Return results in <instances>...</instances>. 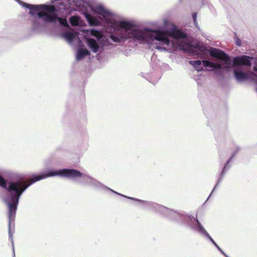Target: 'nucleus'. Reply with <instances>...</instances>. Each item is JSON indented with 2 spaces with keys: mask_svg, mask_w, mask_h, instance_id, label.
I'll return each instance as SVG.
<instances>
[{
  "mask_svg": "<svg viewBox=\"0 0 257 257\" xmlns=\"http://www.w3.org/2000/svg\"><path fill=\"white\" fill-rule=\"evenodd\" d=\"M54 176H59L70 179L79 183L87 185L89 187H91L95 189L109 190L117 195L139 202L141 205L145 207L147 209L157 213L158 210H159L175 213L174 212L170 211L168 208L156 203L127 197L117 193L104 186L88 174L81 173L79 171L75 169H64L58 170H50L47 172V173H42L39 175H34L27 182L24 181H17L12 182L14 183H18L19 188L23 192H24L33 183L40 180L45 179L47 178Z\"/></svg>",
  "mask_w": 257,
  "mask_h": 257,
  "instance_id": "1",
  "label": "nucleus"
},
{
  "mask_svg": "<svg viewBox=\"0 0 257 257\" xmlns=\"http://www.w3.org/2000/svg\"><path fill=\"white\" fill-rule=\"evenodd\" d=\"M168 35L166 31L151 29L145 44L161 51L173 52L179 50L192 55L205 53L207 51L206 46L202 43L192 45L188 43L186 35L179 30L172 29L170 32L169 35L172 37L173 40H170Z\"/></svg>",
  "mask_w": 257,
  "mask_h": 257,
  "instance_id": "2",
  "label": "nucleus"
},
{
  "mask_svg": "<svg viewBox=\"0 0 257 257\" xmlns=\"http://www.w3.org/2000/svg\"><path fill=\"white\" fill-rule=\"evenodd\" d=\"M94 12L102 16L106 23L114 30L115 34H110L109 37L114 43L124 44L126 41L135 42L140 44H146L151 28H140L132 22L126 20L116 21L115 16L110 10L106 9L102 5H98Z\"/></svg>",
  "mask_w": 257,
  "mask_h": 257,
  "instance_id": "3",
  "label": "nucleus"
},
{
  "mask_svg": "<svg viewBox=\"0 0 257 257\" xmlns=\"http://www.w3.org/2000/svg\"><path fill=\"white\" fill-rule=\"evenodd\" d=\"M8 191L9 194L4 198V201L8 207L9 216V235L12 243L13 248V257L15 256L14 246L13 233L14 231L12 229V222L14 220L16 212L18 205L19 199L23 192L19 188L18 183L10 182L9 184Z\"/></svg>",
  "mask_w": 257,
  "mask_h": 257,
  "instance_id": "4",
  "label": "nucleus"
},
{
  "mask_svg": "<svg viewBox=\"0 0 257 257\" xmlns=\"http://www.w3.org/2000/svg\"><path fill=\"white\" fill-rule=\"evenodd\" d=\"M168 209L175 213L159 210H158L157 213L177 221H178L180 218L184 219L186 222L188 223V226H190L192 229L199 233L203 237L209 239L219 251L221 250V249L210 236L207 231L199 221L197 218H195L192 215H181L175 211L169 208Z\"/></svg>",
  "mask_w": 257,
  "mask_h": 257,
  "instance_id": "5",
  "label": "nucleus"
},
{
  "mask_svg": "<svg viewBox=\"0 0 257 257\" xmlns=\"http://www.w3.org/2000/svg\"><path fill=\"white\" fill-rule=\"evenodd\" d=\"M168 209L175 213L159 210H158L157 213L177 221H178L180 218L184 219L186 222L188 223V226H190L192 229L199 233L203 237L209 239L219 251L221 250V249L210 236L207 231L199 221L197 218H195L192 215H181L175 211L169 208Z\"/></svg>",
  "mask_w": 257,
  "mask_h": 257,
  "instance_id": "6",
  "label": "nucleus"
},
{
  "mask_svg": "<svg viewBox=\"0 0 257 257\" xmlns=\"http://www.w3.org/2000/svg\"><path fill=\"white\" fill-rule=\"evenodd\" d=\"M168 209L175 213L159 210H158L157 213L177 221H178L180 218L184 219L186 222L188 223V226H190L192 229L199 233L203 237L209 239L219 251L221 250V249L210 236L207 231L199 221L197 218H195L192 215H181L175 211L169 208Z\"/></svg>",
  "mask_w": 257,
  "mask_h": 257,
  "instance_id": "7",
  "label": "nucleus"
},
{
  "mask_svg": "<svg viewBox=\"0 0 257 257\" xmlns=\"http://www.w3.org/2000/svg\"><path fill=\"white\" fill-rule=\"evenodd\" d=\"M56 1L58 2L57 4L59 5L58 8L53 5H46V7H47L46 9L44 10L42 13L44 16L41 17L40 21L41 23L39 27V30L37 31H39L45 24L48 23H55L56 21H58L62 26L69 27L66 19L59 18L57 12L59 10L70 9L72 11L71 9L70 8L64 9V6L61 4V2H63V0Z\"/></svg>",
  "mask_w": 257,
  "mask_h": 257,
  "instance_id": "8",
  "label": "nucleus"
},
{
  "mask_svg": "<svg viewBox=\"0 0 257 257\" xmlns=\"http://www.w3.org/2000/svg\"><path fill=\"white\" fill-rule=\"evenodd\" d=\"M61 4L64 9L70 8L71 10L81 11L90 26H97L99 25L98 20L93 18L87 13L91 8L89 4L85 0H63Z\"/></svg>",
  "mask_w": 257,
  "mask_h": 257,
  "instance_id": "9",
  "label": "nucleus"
},
{
  "mask_svg": "<svg viewBox=\"0 0 257 257\" xmlns=\"http://www.w3.org/2000/svg\"><path fill=\"white\" fill-rule=\"evenodd\" d=\"M86 35L87 36H92L96 38V40L91 38L86 39L87 44L93 53L97 52L99 49L101 51L104 49V47L112 45L109 40L110 38L103 36L100 31L94 29L87 30L86 31Z\"/></svg>",
  "mask_w": 257,
  "mask_h": 257,
  "instance_id": "10",
  "label": "nucleus"
},
{
  "mask_svg": "<svg viewBox=\"0 0 257 257\" xmlns=\"http://www.w3.org/2000/svg\"><path fill=\"white\" fill-rule=\"evenodd\" d=\"M22 7L30 9L29 15L32 17V30L33 31H37L41 24V17L44 16L42 13L44 9L47 7L46 5H30L25 3L20 0H16Z\"/></svg>",
  "mask_w": 257,
  "mask_h": 257,
  "instance_id": "11",
  "label": "nucleus"
},
{
  "mask_svg": "<svg viewBox=\"0 0 257 257\" xmlns=\"http://www.w3.org/2000/svg\"><path fill=\"white\" fill-rule=\"evenodd\" d=\"M22 7L30 9L29 15L32 17V30L33 31H37L41 24V17L44 16L42 13L44 9L47 7L46 5H30L25 3L20 0H16Z\"/></svg>",
  "mask_w": 257,
  "mask_h": 257,
  "instance_id": "12",
  "label": "nucleus"
},
{
  "mask_svg": "<svg viewBox=\"0 0 257 257\" xmlns=\"http://www.w3.org/2000/svg\"><path fill=\"white\" fill-rule=\"evenodd\" d=\"M210 55L213 58H216L223 62L225 64L224 68L228 70L232 66V61L229 56L223 51L215 48H210L208 50Z\"/></svg>",
  "mask_w": 257,
  "mask_h": 257,
  "instance_id": "13",
  "label": "nucleus"
},
{
  "mask_svg": "<svg viewBox=\"0 0 257 257\" xmlns=\"http://www.w3.org/2000/svg\"><path fill=\"white\" fill-rule=\"evenodd\" d=\"M250 57L247 56H237L233 58V65H245L249 66L251 65Z\"/></svg>",
  "mask_w": 257,
  "mask_h": 257,
  "instance_id": "14",
  "label": "nucleus"
},
{
  "mask_svg": "<svg viewBox=\"0 0 257 257\" xmlns=\"http://www.w3.org/2000/svg\"><path fill=\"white\" fill-rule=\"evenodd\" d=\"M234 77L238 82H241L247 79L248 76L246 73L234 69L233 71Z\"/></svg>",
  "mask_w": 257,
  "mask_h": 257,
  "instance_id": "15",
  "label": "nucleus"
},
{
  "mask_svg": "<svg viewBox=\"0 0 257 257\" xmlns=\"http://www.w3.org/2000/svg\"><path fill=\"white\" fill-rule=\"evenodd\" d=\"M62 36L69 44H71L78 36L77 33L71 32H66L63 34Z\"/></svg>",
  "mask_w": 257,
  "mask_h": 257,
  "instance_id": "16",
  "label": "nucleus"
},
{
  "mask_svg": "<svg viewBox=\"0 0 257 257\" xmlns=\"http://www.w3.org/2000/svg\"><path fill=\"white\" fill-rule=\"evenodd\" d=\"M235 154V153H234L231 157H230V158L229 159V160L227 161V163L225 165L223 169V170L221 173V176L220 177V178L218 179V181H217V183L216 184V185H215V187L214 188V189H213L212 191L213 192L215 189V188L217 187V185H219V184L221 182V180H222V178L224 176V172L226 171V170L227 169H228L229 168V167H228V164H229V163L231 161V159L233 158V157L234 156ZM212 193V192H211ZM212 193L210 194V196L211 195Z\"/></svg>",
  "mask_w": 257,
  "mask_h": 257,
  "instance_id": "17",
  "label": "nucleus"
},
{
  "mask_svg": "<svg viewBox=\"0 0 257 257\" xmlns=\"http://www.w3.org/2000/svg\"><path fill=\"white\" fill-rule=\"evenodd\" d=\"M89 54V51L86 49H80L78 50L76 57L78 61L81 60L87 55Z\"/></svg>",
  "mask_w": 257,
  "mask_h": 257,
  "instance_id": "18",
  "label": "nucleus"
},
{
  "mask_svg": "<svg viewBox=\"0 0 257 257\" xmlns=\"http://www.w3.org/2000/svg\"><path fill=\"white\" fill-rule=\"evenodd\" d=\"M189 62L195 68L197 71L202 70V68L201 67L202 62L200 60L189 61Z\"/></svg>",
  "mask_w": 257,
  "mask_h": 257,
  "instance_id": "19",
  "label": "nucleus"
},
{
  "mask_svg": "<svg viewBox=\"0 0 257 257\" xmlns=\"http://www.w3.org/2000/svg\"><path fill=\"white\" fill-rule=\"evenodd\" d=\"M69 21L72 26H78L80 21V18L78 16H72L70 18Z\"/></svg>",
  "mask_w": 257,
  "mask_h": 257,
  "instance_id": "20",
  "label": "nucleus"
},
{
  "mask_svg": "<svg viewBox=\"0 0 257 257\" xmlns=\"http://www.w3.org/2000/svg\"><path fill=\"white\" fill-rule=\"evenodd\" d=\"M202 65L204 67L207 68V70L211 71V66L212 62L207 61V60H203L201 61Z\"/></svg>",
  "mask_w": 257,
  "mask_h": 257,
  "instance_id": "21",
  "label": "nucleus"
},
{
  "mask_svg": "<svg viewBox=\"0 0 257 257\" xmlns=\"http://www.w3.org/2000/svg\"><path fill=\"white\" fill-rule=\"evenodd\" d=\"M0 186L4 188H6L8 190V187H7V185L5 179L0 176Z\"/></svg>",
  "mask_w": 257,
  "mask_h": 257,
  "instance_id": "22",
  "label": "nucleus"
},
{
  "mask_svg": "<svg viewBox=\"0 0 257 257\" xmlns=\"http://www.w3.org/2000/svg\"><path fill=\"white\" fill-rule=\"evenodd\" d=\"M222 66L220 63H212L211 70L215 69H221Z\"/></svg>",
  "mask_w": 257,
  "mask_h": 257,
  "instance_id": "23",
  "label": "nucleus"
},
{
  "mask_svg": "<svg viewBox=\"0 0 257 257\" xmlns=\"http://www.w3.org/2000/svg\"><path fill=\"white\" fill-rule=\"evenodd\" d=\"M192 17H193L194 23L195 24H196L197 22V13H193Z\"/></svg>",
  "mask_w": 257,
  "mask_h": 257,
  "instance_id": "24",
  "label": "nucleus"
},
{
  "mask_svg": "<svg viewBox=\"0 0 257 257\" xmlns=\"http://www.w3.org/2000/svg\"><path fill=\"white\" fill-rule=\"evenodd\" d=\"M140 75L142 77H144L145 78H146V79H148V74L145 73H144V72H141L140 74Z\"/></svg>",
  "mask_w": 257,
  "mask_h": 257,
  "instance_id": "25",
  "label": "nucleus"
},
{
  "mask_svg": "<svg viewBox=\"0 0 257 257\" xmlns=\"http://www.w3.org/2000/svg\"><path fill=\"white\" fill-rule=\"evenodd\" d=\"M164 26L166 27L168 25L169 23L168 20L167 19H164L163 21Z\"/></svg>",
  "mask_w": 257,
  "mask_h": 257,
  "instance_id": "26",
  "label": "nucleus"
},
{
  "mask_svg": "<svg viewBox=\"0 0 257 257\" xmlns=\"http://www.w3.org/2000/svg\"><path fill=\"white\" fill-rule=\"evenodd\" d=\"M236 44L238 46L241 45V43L239 39H237V40H236Z\"/></svg>",
  "mask_w": 257,
  "mask_h": 257,
  "instance_id": "27",
  "label": "nucleus"
},
{
  "mask_svg": "<svg viewBox=\"0 0 257 257\" xmlns=\"http://www.w3.org/2000/svg\"><path fill=\"white\" fill-rule=\"evenodd\" d=\"M253 70L257 72V63L253 66Z\"/></svg>",
  "mask_w": 257,
  "mask_h": 257,
  "instance_id": "28",
  "label": "nucleus"
},
{
  "mask_svg": "<svg viewBox=\"0 0 257 257\" xmlns=\"http://www.w3.org/2000/svg\"><path fill=\"white\" fill-rule=\"evenodd\" d=\"M223 255L225 254V253L221 249V251H220Z\"/></svg>",
  "mask_w": 257,
  "mask_h": 257,
  "instance_id": "29",
  "label": "nucleus"
},
{
  "mask_svg": "<svg viewBox=\"0 0 257 257\" xmlns=\"http://www.w3.org/2000/svg\"><path fill=\"white\" fill-rule=\"evenodd\" d=\"M225 257H229L226 253L224 255Z\"/></svg>",
  "mask_w": 257,
  "mask_h": 257,
  "instance_id": "30",
  "label": "nucleus"
}]
</instances>
